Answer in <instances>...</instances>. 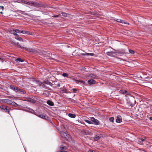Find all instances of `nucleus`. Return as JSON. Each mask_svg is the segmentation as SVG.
<instances>
[{
	"label": "nucleus",
	"mask_w": 152,
	"mask_h": 152,
	"mask_svg": "<svg viewBox=\"0 0 152 152\" xmlns=\"http://www.w3.org/2000/svg\"><path fill=\"white\" fill-rule=\"evenodd\" d=\"M62 136L64 137L65 138H69L70 137V135L64 132H62L61 133Z\"/></svg>",
	"instance_id": "nucleus-6"
},
{
	"label": "nucleus",
	"mask_w": 152,
	"mask_h": 152,
	"mask_svg": "<svg viewBox=\"0 0 152 152\" xmlns=\"http://www.w3.org/2000/svg\"><path fill=\"white\" fill-rule=\"evenodd\" d=\"M15 38L16 39H17L18 40H19L20 41H23V39L19 37V35H18L17 34V35H16L15 37Z\"/></svg>",
	"instance_id": "nucleus-18"
},
{
	"label": "nucleus",
	"mask_w": 152,
	"mask_h": 152,
	"mask_svg": "<svg viewBox=\"0 0 152 152\" xmlns=\"http://www.w3.org/2000/svg\"><path fill=\"white\" fill-rule=\"evenodd\" d=\"M47 103L50 106H53L54 105V104L53 102L51 100H48L47 101Z\"/></svg>",
	"instance_id": "nucleus-17"
},
{
	"label": "nucleus",
	"mask_w": 152,
	"mask_h": 152,
	"mask_svg": "<svg viewBox=\"0 0 152 152\" xmlns=\"http://www.w3.org/2000/svg\"><path fill=\"white\" fill-rule=\"evenodd\" d=\"M2 100V103L4 102L8 104H10L15 107H17L18 105L14 102L12 101L9 99H3Z\"/></svg>",
	"instance_id": "nucleus-3"
},
{
	"label": "nucleus",
	"mask_w": 152,
	"mask_h": 152,
	"mask_svg": "<svg viewBox=\"0 0 152 152\" xmlns=\"http://www.w3.org/2000/svg\"><path fill=\"white\" fill-rule=\"evenodd\" d=\"M50 82V81H49L48 80H45L43 81V83H45L47 84H49V83Z\"/></svg>",
	"instance_id": "nucleus-32"
},
{
	"label": "nucleus",
	"mask_w": 152,
	"mask_h": 152,
	"mask_svg": "<svg viewBox=\"0 0 152 152\" xmlns=\"http://www.w3.org/2000/svg\"><path fill=\"white\" fill-rule=\"evenodd\" d=\"M75 80L76 82H78L79 80Z\"/></svg>",
	"instance_id": "nucleus-50"
},
{
	"label": "nucleus",
	"mask_w": 152,
	"mask_h": 152,
	"mask_svg": "<svg viewBox=\"0 0 152 152\" xmlns=\"http://www.w3.org/2000/svg\"><path fill=\"white\" fill-rule=\"evenodd\" d=\"M62 75L64 77H68L69 75L66 73H64L62 74Z\"/></svg>",
	"instance_id": "nucleus-28"
},
{
	"label": "nucleus",
	"mask_w": 152,
	"mask_h": 152,
	"mask_svg": "<svg viewBox=\"0 0 152 152\" xmlns=\"http://www.w3.org/2000/svg\"><path fill=\"white\" fill-rule=\"evenodd\" d=\"M29 112H31L32 113H34V110H31V111H29Z\"/></svg>",
	"instance_id": "nucleus-43"
},
{
	"label": "nucleus",
	"mask_w": 152,
	"mask_h": 152,
	"mask_svg": "<svg viewBox=\"0 0 152 152\" xmlns=\"http://www.w3.org/2000/svg\"><path fill=\"white\" fill-rule=\"evenodd\" d=\"M101 137H102V134H100L99 135H96L94 138V141H98V140H99L101 138Z\"/></svg>",
	"instance_id": "nucleus-8"
},
{
	"label": "nucleus",
	"mask_w": 152,
	"mask_h": 152,
	"mask_svg": "<svg viewBox=\"0 0 152 152\" xmlns=\"http://www.w3.org/2000/svg\"><path fill=\"white\" fill-rule=\"evenodd\" d=\"M2 102V100L1 99H0V103H1Z\"/></svg>",
	"instance_id": "nucleus-53"
},
{
	"label": "nucleus",
	"mask_w": 152,
	"mask_h": 152,
	"mask_svg": "<svg viewBox=\"0 0 152 152\" xmlns=\"http://www.w3.org/2000/svg\"><path fill=\"white\" fill-rule=\"evenodd\" d=\"M140 140H141V141H142V142H143V141H145V139H142V138H141V139H140Z\"/></svg>",
	"instance_id": "nucleus-44"
},
{
	"label": "nucleus",
	"mask_w": 152,
	"mask_h": 152,
	"mask_svg": "<svg viewBox=\"0 0 152 152\" xmlns=\"http://www.w3.org/2000/svg\"><path fill=\"white\" fill-rule=\"evenodd\" d=\"M60 16V15H53L52 17L53 18H58Z\"/></svg>",
	"instance_id": "nucleus-37"
},
{
	"label": "nucleus",
	"mask_w": 152,
	"mask_h": 152,
	"mask_svg": "<svg viewBox=\"0 0 152 152\" xmlns=\"http://www.w3.org/2000/svg\"><path fill=\"white\" fill-rule=\"evenodd\" d=\"M71 91L73 93H75L77 91V89L76 88H72Z\"/></svg>",
	"instance_id": "nucleus-34"
},
{
	"label": "nucleus",
	"mask_w": 152,
	"mask_h": 152,
	"mask_svg": "<svg viewBox=\"0 0 152 152\" xmlns=\"http://www.w3.org/2000/svg\"><path fill=\"white\" fill-rule=\"evenodd\" d=\"M0 89H3L2 86L0 84Z\"/></svg>",
	"instance_id": "nucleus-48"
},
{
	"label": "nucleus",
	"mask_w": 152,
	"mask_h": 152,
	"mask_svg": "<svg viewBox=\"0 0 152 152\" xmlns=\"http://www.w3.org/2000/svg\"><path fill=\"white\" fill-rule=\"evenodd\" d=\"M20 32L23 34H26V31H20Z\"/></svg>",
	"instance_id": "nucleus-38"
},
{
	"label": "nucleus",
	"mask_w": 152,
	"mask_h": 152,
	"mask_svg": "<svg viewBox=\"0 0 152 152\" xmlns=\"http://www.w3.org/2000/svg\"><path fill=\"white\" fill-rule=\"evenodd\" d=\"M60 150H66V147L65 146H64L63 145L61 146H60Z\"/></svg>",
	"instance_id": "nucleus-22"
},
{
	"label": "nucleus",
	"mask_w": 152,
	"mask_h": 152,
	"mask_svg": "<svg viewBox=\"0 0 152 152\" xmlns=\"http://www.w3.org/2000/svg\"><path fill=\"white\" fill-rule=\"evenodd\" d=\"M32 33H31L29 31H26V34H31V35H32Z\"/></svg>",
	"instance_id": "nucleus-36"
},
{
	"label": "nucleus",
	"mask_w": 152,
	"mask_h": 152,
	"mask_svg": "<svg viewBox=\"0 0 152 152\" xmlns=\"http://www.w3.org/2000/svg\"><path fill=\"white\" fill-rule=\"evenodd\" d=\"M115 52H113L112 51L111 52H107L106 54L109 56H113V54L115 53Z\"/></svg>",
	"instance_id": "nucleus-19"
},
{
	"label": "nucleus",
	"mask_w": 152,
	"mask_h": 152,
	"mask_svg": "<svg viewBox=\"0 0 152 152\" xmlns=\"http://www.w3.org/2000/svg\"><path fill=\"white\" fill-rule=\"evenodd\" d=\"M7 106L5 105H1L0 107V109L2 110L3 111Z\"/></svg>",
	"instance_id": "nucleus-23"
},
{
	"label": "nucleus",
	"mask_w": 152,
	"mask_h": 152,
	"mask_svg": "<svg viewBox=\"0 0 152 152\" xmlns=\"http://www.w3.org/2000/svg\"><path fill=\"white\" fill-rule=\"evenodd\" d=\"M60 86V84L58 83L57 84V86L58 87H59Z\"/></svg>",
	"instance_id": "nucleus-49"
},
{
	"label": "nucleus",
	"mask_w": 152,
	"mask_h": 152,
	"mask_svg": "<svg viewBox=\"0 0 152 152\" xmlns=\"http://www.w3.org/2000/svg\"><path fill=\"white\" fill-rule=\"evenodd\" d=\"M116 121L118 123H120L122 121L121 117L120 115H118L117 116Z\"/></svg>",
	"instance_id": "nucleus-9"
},
{
	"label": "nucleus",
	"mask_w": 152,
	"mask_h": 152,
	"mask_svg": "<svg viewBox=\"0 0 152 152\" xmlns=\"http://www.w3.org/2000/svg\"><path fill=\"white\" fill-rule=\"evenodd\" d=\"M91 54V55L92 56L93 55H91L92 53H82L81 55L82 56H88L89 54Z\"/></svg>",
	"instance_id": "nucleus-31"
},
{
	"label": "nucleus",
	"mask_w": 152,
	"mask_h": 152,
	"mask_svg": "<svg viewBox=\"0 0 152 152\" xmlns=\"http://www.w3.org/2000/svg\"><path fill=\"white\" fill-rule=\"evenodd\" d=\"M10 110H11L10 108L9 107L7 106V107L5 108V109L3 111L5 112H6L8 113L9 114H10Z\"/></svg>",
	"instance_id": "nucleus-14"
},
{
	"label": "nucleus",
	"mask_w": 152,
	"mask_h": 152,
	"mask_svg": "<svg viewBox=\"0 0 152 152\" xmlns=\"http://www.w3.org/2000/svg\"><path fill=\"white\" fill-rule=\"evenodd\" d=\"M57 152H66L65 151H58Z\"/></svg>",
	"instance_id": "nucleus-45"
},
{
	"label": "nucleus",
	"mask_w": 152,
	"mask_h": 152,
	"mask_svg": "<svg viewBox=\"0 0 152 152\" xmlns=\"http://www.w3.org/2000/svg\"><path fill=\"white\" fill-rule=\"evenodd\" d=\"M127 92V91L126 90H125L123 92L124 93L126 94Z\"/></svg>",
	"instance_id": "nucleus-47"
},
{
	"label": "nucleus",
	"mask_w": 152,
	"mask_h": 152,
	"mask_svg": "<svg viewBox=\"0 0 152 152\" xmlns=\"http://www.w3.org/2000/svg\"><path fill=\"white\" fill-rule=\"evenodd\" d=\"M95 151H94L90 150L88 152H95Z\"/></svg>",
	"instance_id": "nucleus-46"
},
{
	"label": "nucleus",
	"mask_w": 152,
	"mask_h": 152,
	"mask_svg": "<svg viewBox=\"0 0 152 152\" xmlns=\"http://www.w3.org/2000/svg\"><path fill=\"white\" fill-rule=\"evenodd\" d=\"M17 92H18L21 94H24L26 93V91H25L22 89H21L19 88H18Z\"/></svg>",
	"instance_id": "nucleus-10"
},
{
	"label": "nucleus",
	"mask_w": 152,
	"mask_h": 152,
	"mask_svg": "<svg viewBox=\"0 0 152 152\" xmlns=\"http://www.w3.org/2000/svg\"><path fill=\"white\" fill-rule=\"evenodd\" d=\"M68 116L70 118H74L75 117L76 115L74 114L70 113L68 114Z\"/></svg>",
	"instance_id": "nucleus-20"
},
{
	"label": "nucleus",
	"mask_w": 152,
	"mask_h": 152,
	"mask_svg": "<svg viewBox=\"0 0 152 152\" xmlns=\"http://www.w3.org/2000/svg\"><path fill=\"white\" fill-rule=\"evenodd\" d=\"M84 134H86V132H84Z\"/></svg>",
	"instance_id": "nucleus-54"
},
{
	"label": "nucleus",
	"mask_w": 152,
	"mask_h": 152,
	"mask_svg": "<svg viewBox=\"0 0 152 152\" xmlns=\"http://www.w3.org/2000/svg\"><path fill=\"white\" fill-rule=\"evenodd\" d=\"M15 33H19L20 32V31L18 29H15Z\"/></svg>",
	"instance_id": "nucleus-35"
},
{
	"label": "nucleus",
	"mask_w": 152,
	"mask_h": 152,
	"mask_svg": "<svg viewBox=\"0 0 152 152\" xmlns=\"http://www.w3.org/2000/svg\"><path fill=\"white\" fill-rule=\"evenodd\" d=\"M50 86H53V84L52 83H51L50 82L49 83V84Z\"/></svg>",
	"instance_id": "nucleus-41"
},
{
	"label": "nucleus",
	"mask_w": 152,
	"mask_h": 152,
	"mask_svg": "<svg viewBox=\"0 0 152 152\" xmlns=\"http://www.w3.org/2000/svg\"><path fill=\"white\" fill-rule=\"evenodd\" d=\"M78 82H80V83H85L83 81H82L81 80H79Z\"/></svg>",
	"instance_id": "nucleus-40"
},
{
	"label": "nucleus",
	"mask_w": 152,
	"mask_h": 152,
	"mask_svg": "<svg viewBox=\"0 0 152 152\" xmlns=\"http://www.w3.org/2000/svg\"><path fill=\"white\" fill-rule=\"evenodd\" d=\"M16 60L18 61H19V62H23L24 61V60L23 59H21L20 58H18L16 59Z\"/></svg>",
	"instance_id": "nucleus-25"
},
{
	"label": "nucleus",
	"mask_w": 152,
	"mask_h": 152,
	"mask_svg": "<svg viewBox=\"0 0 152 152\" xmlns=\"http://www.w3.org/2000/svg\"><path fill=\"white\" fill-rule=\"evenodd\" d=\"M127 104H128V105H130L131 107L133 106V104L131 102V101L129 100V101H128Z\"/></svg>",
	"instance_id": "nucleus-26"
},
{
	"label": "nucleus",
	"mask_w": 152,
	"mask_h": 152,
	"mask_svg": "<svg viewBox=\"0 0 152 152\" xmlns=\"http://www.w3.org/2000/svg\"><path fill=\"white\" fill-rule=\"evenodd\" d=\"M10 88L14 90L15 91L17 92V91L18 89V87H17L16 86H14L12 85L10 86Z\"/></svg>",
	"instance_id": "nucleus-13"
},
{
	"label": "nucleus",
	"mask_w": 152,
	"mask_h": 152,
	"mask_svg": "<svg viewBox=\"0 0 152 152\" xmlns=\"http://www.w3.org/2000/svg\"><path fill=\"white\" fill-rule=\"evenodd\" d=\"M12 44H13L17 47L20 48L22 49L25 50L27 51L30 52H34L35 51V50L32 48H25L23 46H22L21 45L19 44L18 42L16 43L15 42H12Z\"/></svg>",
	"instance_id": "nucleus-1"
},
{
	"label": "nucleus",
	"mask_w": 152,
	"mask_h": 152,
	"mask_svg": "<svg viewBox=\"0 0 152 152\" xmlns=\"http://www.w3.org/2000/svg\"><path fill=\"white\" fill-rule=\"evenodd\" d=\"M38 116L39 117L45 119H47L48 118V117L47 116L42 114H39Z\"/></svg>",
	"instance_id": "nucleus-16"
},
{
	"label": "nucleus",
	"mask_w": 152,
	"mask_h": 152,
	"mask_svg": "<svg viewBox=\"0 0 152 152\" xmlns=\"http://www.w3.org/2000/svg\"><path fill=\"white\" fill-rule=\"evenodd\" d=\"M10 32L12 34H14L15 35H17V34L15 33V29H14L13 30H10Z\"/></svg>",
	"instance_id": "nucleus-21"
},
{
	"label": "nucleus",
	"mask_w": 152,
	"mask_h": 152,
	"mask_svg": "<svg viewBox=\"0 0 152 152\" xmlns=\"http://www.w3.org/2000/svg\"><path fill=\"white\" fill-rule=\"evenodd\" d=\"M129 52L130 53L132 54H134L135 53V52L134 50L131 49L129 50Z\"/></svg>",
	"instance_id": "nucleus-30"
},
{
	"label": "nucleus",
	"mask_w": 152,
	"mask_h": 152,
	"mask_svg": "<svg viewBox=\"0 0 152 152\" xmlns=\"http://www.w3.org/2000/svg\"><path fill=\"white\" fill-rule=\"evenodd\" d=\"M114 118L113 117H111L110 119L109 120L110 121L112 122H113L114 121Z\"/></svg>",
	"instance_id": "nucleus-29"
},
{
	"label": "nucleus",
	"mask_w": 152,
	"mask_h": 152,
	"mask_svg": "<svg viewBox=\"0 0 152 152\" xmlns=\"http://www.w3.org/2000/svg\"><path fill=\"white\" fill-rule=\"evenodd\" d=\"M86 77H90L94 79H98L99 77L96 74L91 73L86 75Z\"/></svg>",
	"instance_id": "nucleus-5"
},
{
	"label": "nucleus",
	"mask_w": 152,
	"mask_h": 152,
	"mask_svg": "<svg viewBox=\"0 0 152 152\" xmlns=\"http://www.w3.org/2000/svg\"><path fill=\"white\" fill-rule=\"evenodd\" d=\"M0 8H1L0 10L1 9H2V10H3V9H4V7L3 6H0Z\"/></svg>",
	"instance_id": "nucleus-42"
},
{
	"label": "nucleus",
	"mask_w": 152,
	"mask_h": 152,
	"mask_svg": "<svg viewBox=\"0 0 152 152\" xmlns=\"http://www.w3.org/2000/svg\"><path fill=\"white\" fill-rule=\"evenodd\" d=\"M61 128H62V130L63 131H64V129H65V127H64V126H61Z\"/></svg>",
	"instance_id": "nucleus-39"
},
{
	"label": "nucleus",
	"mask_w": 152,
	"mask_h": 152,
	"mask_svg": "<svg viewBox=\"0 0 152 152\" xmlns=\"http://www.w3.org/2000/svg\"><path fill=\"white\" fill-rule=\"evenodd\" d=\"M61 90L64 92L65 93H66V88H65L64 89H63L62 88H60Z\"/></svg>",
	"instance_id": "nucleus-33"
},
{
	"label": "nucleus",
	"mask_w": 152,
	"mask_h": 152,
	"mask_svg": "<svg viewBox=\"0 0 152 152\" xmlns=\"http://www.w3.org/2000/svg\"><path fill=\"white\" fill-rule=\"evenodd\" d=\"M88 83L89 85L94 84L96 83V81L92 79H91L88 81Z\"/></svg>",
	"instance_id": "nucleus-12"
},
{
	"label": "nucleus",
	"mask_w": 152,
	"mask_h": 152,
	"mask_svg": "<svg viewBox=\"0 0 152 152\" xmlns=\"http://www.w3.org/2000/svg\"><path fill=\"white\" fill-rule=\"evenodd\" d=\"M0 60H1V61H3V59H2V58H0Z\"/></svg>",
	"instance_id": "nucleus-52"
},
{
	"label": "nucleus",
	"mask_w": 152,
	"mask_h": 152,
	"mask_svg": "<svg viewBox=\"0 0 152 152\" xmlns=\"http://www.w3.org/2000/svg\"><path fill=\"white\" fill-rule=\"evenodd\" d=\"M31 5L34 6H38L40 5L39 4L36 2H31Z\"/></svg>",
	"instance_id": "nucleus-15"
},
{
	"label": "nucleus",
	"mask_w": 152,
	"mask_h": 152,
	"mask_svg": "<svg viewBox=\"0 0 152 152\" xmlns=\"http://www.w3.org/2000/svg\"><path fill=\"white\" fill-rule=\"evenodd\" d=\"M116 21L118 22L121 23H124V24H127L128 25L129 24V23H128L127 22H126L124 20L120 19H116Z\"/></svg>",
	"instance_id": "nucleus-7"
},
{
	"label": "nucleus",
	"mask_w": 152,
	"mask_h": 152,
	"mask_svg": "<svg viewBox=\"0 0 152 152\" xmlns=\"http://www.w3.org/2000/svg\"><path fill=\"white\" fill-rule=\"evenodd\" d=\"M91 121H89L87 120H85L84 121L89 124H93L96 125H99L100 124L99 121L94 117H91Z\"/></svg>",
	"instance_id": "nucleus-2"
},
{
	"label": "nucleus",
	"mask_w": 152,
	"mask_h": 152,
	"mask_svg": "<svg viewBox=\"0 0 152 152\" xmlns=\"http://www.w3.org/2000/svg\"><path fill=\"white\" fill-rule=\"evenodd\" d=\"M26 100L30 102L34 103L36 102V101L35 100H34L30 98H27L26 99Z\"/></svg>",
	"instance_id": "nucleus-11"
},
{
	"label": "nucleus",
	"mask_w": 152,
	"mask_h": 152,
	"mask_svg": "<svg viewBox=\"0 0 152 152\" xmlns=\"http://www.w3.org/2000/svg\"><path fill=\"white\" fill-rule=\"evenodd\" d=\"M22 2L23 3H24L25 4H27L29 5H31V2H27L26 1H22Z\"/></svg>",
	"instance_id": "nucleus-24"
},
{
	"label": "nucleus",
	"mask_w": 152,
	"mask_h": 152,
	"mask_svg": "<svg viewBox=\"0 0 152 152\" xmlns=\"http://www.w3.org/2000/svg\"><path fill=\"white\" fill-rule=\"evenodd\" d=\"M134 102H136V101H134Z\"/></svg>",
	"instance_id": "nucleus-55"
},
{
	"label": "nucleus",
	"mask_w": 152,
	"mask_h": 152,
	"mask_svg": "<svg viewBox=\"0 0 152 152\" xmlns=\"http://www.w3.org/2000/svg\"><path fill=\"white\" fill-rule=\"evenodd\" d=\"M36 82L37 83V84L40 86L44 88H45L46 89H47L48 90H51V89L50 88H49L47 87L44 84V83H42L41 82H40L39 81V80H37L36 81Z\"/></svg>",
	"instance_id": "nucleus-4"
},
{
	"label": "nucleus",
	"mask_w": 152,
	"mask_h": 152,
	"mask_svg": "<svg viewBox=\"0 0 152 152\" xmlns=\"http://www.w3.org/2000/svg\"><path fill=\"white\" fill-rule=\"evenodd\" d=\"M149 118L151 120H152V117H150Z\"/></svg>",
	"instance_id": "nucleus-51"
},
{
	"label": "nucleus",
	"mask_w": 152,
	"mask_h": 152,
	"mask_svg": "<svg viewBox=\"0 0 152 152\" xmlns=\"http://www.w3.org/2000/svg\"><path fill=\"white\" fill-rule=\"evenodd\" d=\"M61 12L63 16L64 17H66L67 16V14L66 13L62 12Z\"/></svg>",
	"instance_id": "nucleus-27"
}]
</instances>
